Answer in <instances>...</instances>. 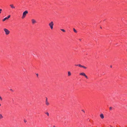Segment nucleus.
I'll use <instances>...</instances> for the list:
<instances>
[{
  "label": "nucleus",
  "instance_id": "obj_20",
  "mask_svg": "<svg viewBox=\"0 0 127 127\" xmlns=\"http://www.w3.org/2000/svg\"><path fill=\"white\" fill-rule=\"evenodd\" d=\"M82 111L84 113H85V111H84V110H82Z\"/></svg>",
  "mask_w": 127,
  "mask_h": 127
},
{
  "label": "nucleus",
  "instance_id": "obj_27",
  "mask_svg": "<svg viewBox=\"0 0 127 127\" xmlns=\"http://www.w3.org/2000/svg\"><path fill=\"white\" fill-rule=\"evenodd\" d=\"M0 106H1V104H0Z\"/></svg>",
  "mask_w": 127,
  "mask_h": 127
},
{
  "label": "nucleus",
  "instance_id": "obj_8",
  "mask_svg": "<svg viewBox=\"0 0 127 127\" xmlns=\"http://www.w3.org/2000/svg\"><path fill=\"white\" fill-rule=\"evenodd\" d=\"M75 66H78L80 67H82L83 65H81L80 64H75Z\"/></svg>",
  "mask_w": 127,
  "mask_h": 127
},
{
  "label": "nucleus",
  "instance_id": "obj_2",
  "mask_svg": "<svg viewBox=\"0 0 127 127\" xmlns=\"http://www.w3.org/2000/svg\"><path fill=\"white\" fill-rule=\"evenodd\" d=\"M3 30L5 32V34L6 35H7L9 34L10 32L7 29L4 28V29Z\"/></svg>",
  "mask_w": 127,
  "mask_h": 127
},
{
  "label": "nucleus",
  "instance_id": "obj_3",
  "mask_svg": "<svg viewBox=\"0 0 127 127\" xmlns=\"http://www.w3.org/2000/svg\"><path fill=\"white\" fill-rule=\"evenodd\" d=\"M28 13V11L27 10L23 12V16L22 17V18L23 19L26 16V14H27Z\"/></svg>",
  "mask_w": 127,
  "mask_h": 127
},
{
  "label": "nucleus",
  "instance_id": "obj_1",
  "mask_svg": "<svg viewBox=\"0 0 127 127\" xmlns=\"http://www.w3.org/2000/svg\"><path fill=\"white\" fill-rule=\"evenodd\" d=\"M48 25L50 27L51 29L52 30L54 26L53 22V21H51L49 24Z\"/></svg>",
  "mask_w": 127,
  "mask_h": 127
},
{
  "label": "nucleus",
  "instance_id": "obj_21",
  "mask_svg": "<svg viewBox=\"0 0 127 127\" xmlns=\"http://www.w3.org/2000/svg\"><path fill=\"white\" fill-rule=\"evenodd\" d=\"M79 40L80 41H81V39H79Z\"/></svg>",
  "mask_w": 127,
  "mask_h": 127
},
{
  "label": "nucleus",
  "instance_id": "obj_22",
  "mask_svg": "<svg viewBox=\"0 0 127 127\" xmlns=\"http://www.w3.org/2000/svg\"><path fill=\"white\" fill-rule=\"evenodd\" d=\"M36 75H37V77H38V74H36Z\"/></svg>",
  "mask_w": 127,
  "mask_h": 127
},
{
  "label": "nucleus",
  "instance_id": "obj_23",
  "mask_svg": "<svg viewBox=\"0 0 127 127\" xmlns=\"http://www.w3.org/2000/svg\"><path fill=\"white\" fill-rule=\"evenodd\" d=\"M10 90L11 91H12V92H13V90L12 89H10Z\"/></svg>",
  "mask_w": 127,
  "mask_h": 127
},
{
  "label": "nucleus",
  "instance_id": "obj_14",
  "mask_svg": "<svg viewBox=\"0 0 127 127\" xmlns=\"http://www.w3.org/2000/svg\"><path fill=\"white\" fill-rule=\"evenodd\" d=\"M73 31L75 32L76 33H77V31L74 28H73Z\"/></svg>",
  "mask_w": 127,
  "mask_h": 127
},
{
  "label": "nucleus",
  "instance_id": "obj_9",
  "mask_svg": "<svg viewBox=\"0 0 127 127\" xmlns=\"http://www.w3.org/2000/svg\"><path fill=\"white\" fill-rule=\"evenodd\" d=\"M79 74L80 75H82L84 76L85 75H86L85 73L84 72L81 73Z\"/></svg>",
  "mask_w": 127,
  "mask_h": 127
},
{
  "label": "nucleus",
  "instance_id": "obj_13",
  "mask_svg": "<svg viewBox=\"0 0 127 127\" xmlns=\"http://www.w3.org/2000/svg\"><path fill=\"white\" fill-rule=\"evenodd\" d=\"M45 114H46L48 116H49V113H48V112H46L45 113Z\"/></svg>",
  "mask_w": 127,
  "mask_h": 127
},
{
  "label": "nucleus",
  "instance_id": "obj_6",
  "mask_svg": "<svg viewBox=\"0 0 127 127\" xmlns=\"http://www.w3.org/2000/svg\"><path fill=\"white\" fill-rule=\"evenodd\" d=\"M10 6L12 9H14L15 8V7L14 6L13 4H10Z\"/></svg>",
  "mask_w": 127,
  "mask_h": 127
},
{
  "label": "nucleus",
  "instance_id": "obj_4",
  "mask_svg": "<svg viewBox=\"0 0 127 127\" xmlns=\"http://www.w3.org/2000/svg\"><path fill=\"white\" fill-rule=\"evenodd\" d=\"M10 17V15H9L7 17H6L5 18H4L3 19H2V21H5L6 19H8Z\"/></svg>",
  "mask_w": 127,
  "mask_h": 127
},
{
  "label": "nucleus",
  "instance_id": "obj_12",
  "mask_svg": "<svg viewBox=\"0 0 127 127\" xmlns=\"http://www.w3.org/2000/svg\"><path fill=\"white\" fill-rule=\"evenodd\" d=\"M3 117L2 115L1 114H0V119H2Z\"/></svg>",
  "mask_w": 127,
  "mask_h": 127
},
{
  "label": "nucleus",
  "instance_id": "obj_19",
  "mask_svg": "<svg viewBox=\"0 0 127 127\" xmlns=\"http://www.w3.org/2000/svg\"><path fill=\"white\" fill-rule=\"evenodd\" d=\"M2 11L1 9H0V14L1 13V11Z\"/></svg>",
  "mask_w": 127,
  "mask_h": 127
},
{
  "label": "nucleus",
  "instance_id": "obj_5",
  "mask_svg": "<svg viewBox=\"0 0 127 127\" xmlns=\"http://www.w3.org/2000/svg\"><path fill=\"white\" fill-rule=\"evenodd\" d=\"M45 104L46 105L48 106L49 105V103L48 101H47V98L46 97V100L45 101Z\"/></svg>",
  "mask_w": 127,
  "mask_h": 127
},
{
  "label": "nucleus",
  "instance_id": "obj_25",
  "mask_svg": "<svg viewBox=\"0 0 127 127\" xmlns=\"http://www.w3.org/2000/svg\"><path fill=\"white\" fill-rule=\"evenodd\" d=\"M110 67H112V66H111H111H110Z\"/></svg>",
  "mask_w": 127,
  "mask_h": 127
},
{
  "label": "nucleus",
  "instance_id": "obj_16",
  "mask_svg": "<svg viewBox=\"0 0 127 127\" xmlns=\"http://www.w3.org/2000/svg\"><path fill=\"white\" fill-rule=\"evenodd\" d=\"M82 67L84 68V69H86L87 68V67L84 66H83H83H82Z\"/></svg>",
  "mask_w": 127,
  "mask_h": 127
},
{
  "label": "nucleus",
  "instance_id": "obj_26",
  "mask_svg": "<svg viewBox=\"0 0 127 127\" xmlns=\"http://www.w3.org/2000/svg\"><path fill=\"white\" fill-rule=\"evenodd\" d=\"M24 122H26V121H24Z\"/></svg>",
  "mask_w": 127,
  "mask_h": 127
},
{
  "label": "nucleus",
  "instance_id": "obj_17",
  "mask_svg": "<svg viewBox=\"0 0 127 127\" xmlns=\"http://www.w3.org/2000/svg\"><path fill=\"white\" fill-rule=\"evenodd\" d=\"M84 76L85 77V78H86L87 79H88V76L86 75H85Z\"/></svg>",
  "mask_w": 127,
  "mask_h": 127
},
{
  "label": "nucleus",
  "instance_id": "obj_18",
  "mask_svg": "<svg viewBox=\"0 0 127 127\" xmlns=\"http://www.w3.org/2000/svg\"><path fill=\"white\" fill-rule=\"evenodd\" d=\"M112 107H110L109 108V109L110 110H111L112 109Z\"/></svg>",
  "mask_w": 127,
  "mask_h": 127
},
{
  "label": "nucleus",
  "instance_id": "obj_7",
  "mask_svg": "<svg viewBox=\"0 0 127 127\" xmlns=\"http://www.w3.org/2000/svg\"><path fill=\"white\" fill-rule=\"evenodd\" d=\"M32 24H33L36 23V21L34 19H32Z\"/></svg>",
  "mask_w": 127,
  "mask_h": 127
},
{
  "label": "nucleus",
  "instance_id": "obj_24",
  "mask_svg": "<svg viewBox=\"0 0 127 127\" xmlns=\"http://www.w3.org/2000/svg\"><path fill=\"white\" fill-rule=\"evenodd\" d=\"M53 127H56L55 126H53Z\"/></svg>",
  "mask_w": 127,
  "mask_h": 127
},
{
  "label": "nucleus",
  "instance_id": "obj_15",
  "mask_svg": "<svg viewBox=\"0 0 127 127\" xmlns=\"http://www.w3.org/2000/svg\"><path fill=\"white\" fill-rule=\"evenodd\" d=\"M61 30L63 32H65V31L63 29H61Z\"/></svg>",
  "mask_w": 127,
  "mask_h": 127
},
{
  "label": "nucleus",
  "instance_id": "obj_10",
  "mask_svg": "<svg viewBox=\"0 0 127 127\" xmlns=\"http://www.w3.org/2000/svg\"><path fill=\"white\" fill-rule=\"evenodd\" d=\"M100 118L102 119H103L104 118L103 115L102 114H101L100 115Z\"/></svg>",
  "mask_w": 127,
  "mask_h": 127
},
{
  "label": "nucleus",
  "instance_id": "obj_11",
  "mask_svg": "<svg viewBox=\"0 0 127 127\" xmlns=\"http://www.w3.org/2000/svg\"><path fill=\"white\" fill-rule=\"evenodd\" d=\"M68 76H70L71 75V74L70 71H68Z\"/></svg>",
  "mask_w": 127,
  "mask_h": 127
}]
</instances>
